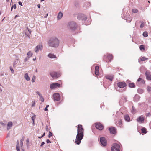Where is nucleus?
Here are the masks:
<instances>
[{
    "mask_svg": "<svg viewBox=\"0 0 151 151\" xmlns=\"http://www.w3.org/2000/svg\"><path fill=\"white\" fill-rule=\"evenodd\" d=\"M52 98L54 101H59L60 99V96L59 94L58 93H54L52 97Z\"/></svg>",
    "mask_w": 151,
    "mask_h": 151,
    "instance_id": "39448f33",
    "label": "nucleus"
},
{
    "mask_svg": "<svg viewBox=\"0 0 151 151\" xmlns=\"http://www.w3.org/2000/svg\"><path fill=\"white\" fill-rule=\"evenodd\" d=\"M48 43L49 46L56 48L59 46L60 42L59 40L56 37H53L50 39Z\"/></svg>",
    "mask_w": 151,
    "mask_h": 151,
    "instance_id": "f03ea898",
    "label": "nucleus"
},
{
    "mask_svg": "<svg viewBox=\"0 0 151 151\" xmlns=\"http://www.w3.org/2000/svg\"><path fill=\"white\" fill-rule=\"evenodd\" d=\"M137 91L138 93L140 94L144 92V90L143 89L140 88L138 89Z\"/></svg>",
    "mask_w": 151,
    "mask_h": 151,
    "instance_id": "a878e982",
    "label": "nucleus"
},
{
    "mask_svg": "<svg viewBox=\"0 0 151 151\" xmlns=\"http://www.w3.org/2000/svg\"><path fill=\"white\" fill-rule=\"evenodd\" d=\"M117 85L119 87L123 88L126 86V84L124 82H119L117 83Z\"/></svg>",
    "mask_w": 151,
    "mask_h": 151,
    "instance_id": "9b49d317",
    "label": "nucleus"
},
{
    "mask_svg": "<svg viewBox=\"0 0 151 151\" xmlns=\"http://www.w3.org/2000/svg\"><path fill=\"white\" fill-rule=\"evenodd\" d=\"M36 93L37 94L40 96H42V95L41 94V93L38 91H37L36 92Z\"/></svg>",
    "mask_w": 151,
    "mask_h": 151,
    "instance_id": "de8ad7c7",
    "label": "nucleus"
},
{
    "mask_svg": "<svg viewBox=\"0 0 151 151\" xmlns=\"http://www.w3.org/2000/svg\"><path fill=\"white\" fill-rule=\"evenodd\" d=\"M107 58L109 60V61H110L112 59L113 57L112 55H109L107 57Z\"/></svg>",
    "mask_w": 151,
    "mask_h": 151,
    "instance_id": "393cba45",
    "label": "nucleus"
},
{
    "mask_svg": "<svg viewBox=\"0 0 151 151\" xmlns=\"http://www.w3.org/2000/svg\"><path fill=\"white\" fill-rule=\"evenodd\" d=\"M50 75L53 79L57 78L60 76L59 73L55 72H51Z\"/></svg>",
    "mask_w": 151,
    "mask_h": 151,
    "instance_id": "423d86ee",
    "label": "nucleus"
},
{
    "mask_svg": "<svg viewBox=\"0 0 151 151\" xmlns=\"http://www.w3.org/2000/svg\"><path fill=\"white\" fill-rule=\"evenodd\" d=\"M106 78L110 81H112L114 78V77L113 75H107L106 76Z\"/></svg>",
    "mask_w": 151,
    "mask_h": 151,
    "instance_id": "6ab92c4d",
    "label": "nucleus"
},
{
    "mask_svg": "<svg viewBox=\"0 0 151 151\" xmlns=\"http://www.w3.org/2000/svg\"><path fill=\"white\" fill-rule=\"evenodd\" d=\"M21 150L22 151H24V150L23 149L22 147L21 148Z\"/></svg>",
    "mask_w": 151,
    "mask_h": 151,
    "instance_id": "774afa93",
    "label": "nucleus"
},
{
    "mask_svg": "<svg viewBox=\"0 0 151 151\" xmlns=\"http://www.w3.org/2000/svg\"><path fill=\"white\" fill-rule=\"evenodd\" d=\"M43 137H42V135L41 136V137H38V138L39 139H41V138H42Z\"/></svg>",
    "mask_w": 151,
    "mask_h": 151,
    "instance_id": "338daca9",
    "label": "nucleus"
},
{
    "mask_svg": "<svg viewBox=\"0 0 151 151\" xmlns=\"http://www.w3.org/2000/svg\"><path fill=\"white\" fill-rule=\"evenodd\" d=\"M32 55V53L30 51H29L27 53V55L28 58H30Z\"/></svg>",
    "mask_w": 151,
    "mask_h": 151,
    "instance_id": "bb28decb",
    "label": "nucleus"
},
{
    "mask_svg": "<svg viewBox=\"0 0 151 151\" xmlns=\"http://www.w3.org/2000/svg\"><path fill=\"white\" fill-rule=\"evenodd\" d=\"M147 91L149 92H151V87L149 86H147Z\"/></svg>",
    "mask_w": 151,
    "mask_h": 151,
    "instance_id": "473e14b6",
    "label": "nucleus"
},
{
    "mask_svg": "<svg viewBox=\"0 0 151 151\" xmlns=\"http://www.w3.org/2000/svg\"><path fill=\"white\" fill-rule=\"evenodd\" d=\"M63 14L61 12H60L58 14L57 16V19L58 20H60L61 19L63 16Z\"/></svg>",
    "mask_w": 151,
    "mask_h": 151,
    "instance_id": "f3484780",
    "label": "nucleus"
},
{
    "mask_svg": "<svg viewBox=\"0 0 151 151\" xmlns=\"http://www.w3.org/2000/svg\"><path fill=\"white\" fill-rule=\"evenodd\" d=\"M117 124H118V126L119 125L120 126H121L122 125V121L121 120H120L118 121Z\"/></svg>",
    "mask_w": 151,
    "mask_h": 151,
    "instance_id": "f704fd0d",
    "label": "nucleus"
},
{
    "mask_svg": "<svg viewBox=\"0 0 151 151\" xmlns=\"http://www.w3.org/2000/svg\"><path fill=\"white\" fill-rule=\"evenodd\" d=\"M26 142H27V144L28 143H29V139H27L26 140Z\"/></svg>",
    "mask_w": 151,
    "mask_h": 151,
    "instance_id": "680f3d73",
    "label": "nucleus"
},
{
    "mask_svg": "<svg viewBox=\"0 0 151 151\" xmlns=\"http://www.w3.org/2000/svg\"><path fill=\"white\" fill-rule=\"evenodd\" d=\"M37 7L38 8H40V4H38Z\"/></svg>",
    "mask_w": 151,
    "mask_h": 151,
    "instance_id": "0e129e2a",
    "label": "nucleus"
},
{
    "mask_svg": "<svg viewBox=\"0 0 151 151\" xmlns=\"http://www.w3.org/2000/svg\"><path fill=\"white\" fill-rule=\"evenodd\" d=\"M124 119L125 120L127 121H129L130 120V119L129 116L128 115H126L124 116Z\"/></svg>",
    "mask_w": 151,
    "mask_h": 151,
    "instance_id": "b1692460",
    "label": "nucleus"
},
{
    "mask_svg": "<svg viewBox=\"0 0 151 151\" xmlns=\"http://www.w3.org/2000/svg\"><path fill=\"white\" fill-rule=\"evenodd\" d=\"M44 110L45 111H47L48 110V109L46 107L45 108V109H44Z\"/></svg>",
    "mask_w": 151,
    "mask_h": 151,
    "instance_id": "e2e57ef3",
    "label": "nucleus"
},
{
    "mask_svg": "<svg viewBox=\"0 0 151 151\" xmlns=\"http://www.w3.org/2000/svg\"><path fill=\"white\" fill-rule=\"evenodd\" d=\"M18 63V59H17L16 60H15L13 63V65L14 67H15V65L17 64V63Z\"/></svg>",
    "mask_w": 151,
    "mask_h": 151,
    "instance_id": "2f4dec72",
    "label": "nucleus"
},
{
    "mask_svg": "<svg viewBox=\"0 0 151 151\" xmlns=\"http://www.w3.org/2000/svg\"><path fill=\"white\" fill-rule=\"evenodd\" d=\"M13 124L12 122H9L7 124V129L9 130L12 126Z\"/></svg>",
    "mask_w": 151,
    "mask_h": 151,
    "instance_id": "a211bd4d",
    "label": "nucleus"
},
{
    "mask_svg": "<svg viewBox=\"0 0 151 151\" xmlns=\"http://www.w3.org/2000/svg\"><path fill=\"white\" fill-rule=\"evenodd\" d=\"M35 101H32V107H34V106H35Z\"/></svg>",
    "mask_w": 151,
    "mask_h": 151,
    "instance_id": "a18cd8bd",
    "label": "nucleus"
},
{
    "mask_svg": "<svg viewBox=\"0 0 151 151\" xmlns=\"http://www.w3.org/2000/svg\"><path fill=\"white\" fill-rule=\"evenodd\" d=\"M132 112L133 114H134L136 112V110L133 106H132Z\"/></svg>",
    "mask_w": 151,
    "mask_h": 151,
    "instance_id": "7c9ffc66",
    "label": "nucleus"
},
{
    "mask_svg": "<svg viewBox=\"0 0 151 151\" xmlns=\"http://www.w3.org/2000/svg\"><path fill=\"white\" fill-rule=\"evenodd\" d=\"M82 20H86L87 19V17H86V16L83 14V16L82 17Z\"/></svg>",
    "mask_w": 151,
    "mask_h": 151,
    "instance_id": "58836bf2",
    "label": "nucleus"
},
{
    "mask_svg": "<svg viewBox=\"0 0 151 151\" xmlns=\"http://www.w3.org/2000/svg\"><path fill=\"white\" fill-rule=\"evenodd\" d=\"M139 98L140 97L139 95H136L134 97V99L135 101H137L139 100Z\"/></svg>",
    "mask_w": 151,
    "mask_h": 151,
    "instance_id": "cd10ccee",
    "label": "nucleus"
},
{
    "mask_svg": "<svg viewBox=\"0 0 151 151\" xmlns=\"http://www.w3.org/2000/svg\"><path fill=\"white\" fill-rule=\"evenodd\" d=\"M19 141L18 140H17V145H16V150L17 151H20V148L19 147Z\"/></svg>",
    "mask_w": 151,
    "mask_h": 151,
    "instance_id": "aec40b11",
    "label": "nucleus"
},
{
    "mask_svg": "<svg viewBox=\"0 0 151 151\" xmlns=\"http://www.w3.org/2000/svg\"><path fill=\"white\" fill-rule=\"evenodd\" d=\"M24 137H23L22 139H21L20 140V141L21 142H23V141H24Z\"/></svg>",
    "mask_w": 151,
    "mask_h": 151,
    "instance_id": "6e6d98bb",
    "label": "nucleus"
},
{
    "mask_svg": "<svg viewBox=\"0 0 151 151\" xmlns=\"http://www.w3.org/2000/svg\"><path fill=\"white\" fill-rule=\"evenodd\" d=\"M46 142L47 143H50L51 142V141L48 139H47V140Z\"/></svg>",
    "mask_w": 151,
    "mask_h": 151,
    "instance_id": "864d4df0",
    "label": "nucleus"
},
{
    "mask_svg": "<svg viewBox=\"0 0 151 151\" xmlns=\"http://www.w3.org/2000/svg\"><path fill=\"white\" fill-rule=\"evenodd\" d=\"M142 80V79L140 78H138L137 80V81L138 82H139L140 81Z\"/></svg>",
    "mask_w": 151,
    "mask_h": 151,
    "instance_id": "13d9d810",
    "label": "nucleus"
},
{
    "mask_svg": "<svg viewBox=\"0 0 151 151\" xmlns=\"http://www.w3.org/2000/svg\"><path fill=\"white\" fill-rule=\"evenodd\" d=\"M10 70L11 71V72L12 73H14V70H13V69L12 68V67H10Z\"/></svg>",
    "mask_w": 151,
    "mask_h": 151,
    "instance_id": "09e8293b",
    "label": "nucleus"
},
{
    "mask_svg": "<svg viewBox=\"0 0 151 151\" xmlns=\"http://www.w3.org/2000/svg\"><path fill=\"white\" fill-rule=\"evenodd\" d=\"M29 58H26L24 59V62H26L28 60H29Z\"/></svg>",
    "mask_w": 151,
    "mask_h": 151,
    "instance_id": "603ef678",
    "label": "nucleus"
},
{
    "mask_svg": "<svg viewBox=\"0 0 151 151\" xmlns=\"http://www.w3.org/2000/svg\"><path fill=\"white\" fill-rule=\"evenodd\" d=\"M96 127L97 129L100 130H102L104 128V126L99 123L96 124Z\"/></svg>",
    "mask_w": 151,
    "mask_h": 151,
    "instance_id": "1a4fd4ad",
    "label": "nucleus"
},
{
    "mask_svg": "<svg viewBox=\"0 0 151 151\" xmlns=\"http://www.w3.org/2000/svg\"><path fill=\"white\" fill-rule=\"evenodd\" d=\"M36 79V77L35 76H33L32 78V81L33 82H34L35 81Z\"/></svg>",
    "mask_w": 151,
    "mask_h": 151,
    "instance_id": "e433bc0d",
    "label": "nucleus"
},
{
    "mask_svg": "<svg viewBox=\"0 0 151 151\" xmlns=\"http://www.w3.org/2000/svg\"><path fill=\"white\" fill-rule=\"evenodd\" d=\"M99 68L98 66H96L95 67V74L98 75L99 74Z\"/></svg>",
    "mask_w": 151,
    "mask_h": 151,
    "instance_id": "2eb2a0df",
    "label": "nucleus"
},
{
    "mask_svg": "<svg viewBox=\"0 0 151 151\" xmlns=\"http://www.w3.org/2000/svg\"><path fill=\"white\" fill-rule=\"evenodd\" d=\"M100 141L101 144L104 146H106L107 145L106 140L104 137L100 138Z\"/></svg>",
    "mask_w": 151,
    "mask_h": 151,
    "instance_id": "9d476101",
    "label": "nucleus"
},
{
    "mask_svg": "<svg viewBox=\"0 0 151 151\" xmlns=\"http://www.w3.org/2000/svg\"><path fill=\"white\" fill-rule=\"evenodd\" d=\"M83 16V14H80L78 15L77 18L79 20H82V17Z\"/></svg>",
    "mask_w": 151,
    "mask_h": 151,
    "instance_id": "4be33fe9",
    "label": "nucleus"
},
{
    "mask_svg": "<svg viewBox=\"0 0 151 151\" xmlns=\"http://www.w3.org/2000/svg\"><path fill=\"white\" fill-rule=\"evenodd\" d=\"M52 136V133L50 131H49V134L48 135V137L49 138H50L51 136Z\"/></svg>",
    "mask_w": 151,
    "mask_h": 151,
    "instance_id": "a19ab883",
    "label": "nucleus"
},
{
    "mask_svg": "<svg viewBox=\"0 0 151 151\" xmlns=\"http://www.w3.org/2000/svg\"><path fill=\"white\" fill-rule=\"evenodd\" d=\"M144 26V24L143 23H142L140 26V27L142 28Z\"/></svg>",
    "mask_w": 151,
    "mask_h": 151,
    "instance_id": "c03bdc74",
    "label": "nucleus"
},
{
    "mask_svg": "<svg viewBox=\"0 0 151 151\" xmlns=\"http://www.w3.org/2000/svg\"><path fill=\"white\" fill-rule=\"evenodd\" d=\"M129 86L130 88H134L135 87V84L133 83H130L129 84Z\"/></svg>",
    "mask_w": 151,
    "mask_h": 151,
    "instance_id": "5701e85b",
    "label": "nucleus"
},
{
    "mask_svg": "<svg viewBox=\"0 0 151 151\" xmlns=\"http://www.w3.org/2000/svg\"><path fill=\"white\" fill-rule=\"evenodd\" d=\"M40 98L41 101L42 102H44V98H43V97H42V96H40Z\"/></svg>",
    "mask_w": 151,
    "mask_h": 151,
    "instance_id": "79ce46f5",
    "label": "nucleus"
},
{
    "mask_svg": "<svg viewBox=\"0 0 151 151\" xmlns=\"http://www.w3.org/2000/svg\"><path fill=\"white\" fill-rule=\"evenodd\" d=\"M150 115V113H147V115H146V116H149Z\"/></svg>",
    "mask_w": 151,
    "mask_h": 151,
    "instance_id": "052dcab7",
    "label": "nucleus"
},
{
    "mask_svg": "<svg viewBox=\"0 0 151 151\" xmlns=\"http://www.w3.org/2000/svg\"><path fill=\"white\" fill-rule=\"evenodd\" d=\"M45 144V143L44 142H42L41 144L40 145V147H42L43 145Z\"/></svg>",
    "mask_w": 151,
    "mask_h": 151,
    "instance_id": "3c124183",
    "label": "nucleus"
},
{
    "mask_svg": "<svg viewBox=\"0 0 151 151\" xmlns=\"http://www.w3.org/2000/svg\"><path fill=\"white\" fill-rule=\"evenodd\" d=\"M141 130L142 133L145 134L147 132L146 131L145 129V128H142L141 129Z\"/></svg>",
    "mask_w": 151,
    "mask_h": 151,
    "instance_id": "c756f323",
    "label": "nucleus"
},
{
    "mask_svg": "<svg viewBox=\"0 0 151 151\" xmlns=\"http://www.w3.org/2000/svg\"><path fill=\"white\" fill-rule=\"evenodd\" d=\"M13 7L14 8V9H16V4L14 5Z\"/></svg>",
    "mask_w": 151,
    "mask_h": 151,
    "instance_id": "bf43d9fd",
    "label": "nucleus"
},
{
    "mask_svg": "<svg viewBox=\"0 0 151 151\" xmlns=\"http://www.w3.org/2000/svg\"><path fill=\"white\" fill-rule=\"evenodd\" d=\"M60 86V84L58 83H54L50 84V88L51 89H53L57 88H59Z\"/></svg>",
    "mask_w": 151,
    "mask_h": 151,
    "instance_id": "0eeeda50",
    "label": "nucleus"
},
{
    "mask_svg": "<svg viewBox=\"0 0 151 151\" xmlns=\"http://www.w3.org/2000/svg\"><path fill=\"white\" fill-rule=\"evenodd\" d=\"M0 123L3 126H4L6 125V123H3L2 122H0Z\"/></svg>",
    "mask_w": 151,
    "mask_h": 151,
    "instance_id": "49530a36",
    "label": "nucleus"
},
{
    "mask_svg": "<svg viewBox=\"0 0 151 151\" xmlns=\"http://www.w3.org/2000/svg\"><path fill=\"white\" fill-rule=\"evenodd\" d=\"M46 130L47 131H48V126H46Z\"/></svg>",
    "mask_w": 151,
    "mask_h": 151,
    "instance_id": "4d7b16f0",
    "label": "nucleus"
},
{
    "mask_svg": "<svg viewBox=\"0 0 151 151\" xmlns=\"http://www.w3.org/2000/svg\"><path fill=\"white\" fill-rule=\"evenodd\" d=\"M76 23L74 22H70L68 23V28L71 30H74L76 27Z\"/></svg>",
    "mask_w": 151,
    "mask_h": 151,
    "instance_id": "7ed1b4c3",
    "label": "nucleus"
},
{
    "mask_svg": "<svg viewBox=\"0 0 151 151\" xmlns=\"http://www.w3.org/2000/svg\"><path fill=\"white\" fill-rule=\"evenodd\" d=\"M132 12L133 13H136L138 12V10L136 9H132Z\"/></svg>",
    "mask_w": 151,
    "mask_h": 151,
    "instance_id": "c9c22d12",
    "label": "nucleus"
},
{
    "mask_svg": "<svg viewBox=\"0 0 151 151\" xmlns=\"http://www.w3.org/2000/svg\"><path fill=\"white\" fill-rule=\"evenodd\" d=\"M109 131L111 134H114L116 132L115 128L114 127L110 128L109 129Z\"/></svg>",
    "mask_w": 151,
    "mask_h": 151,
    "instance_id": "ddd939ff",
    "label": "nucleus"
},
{
    "mask_svg": "<svg viewBox=\"0 0 151 151\" xmlns=\"http://www.w3.org/2000/svg\"><path fill=\"white\" fill-rule=\"evenodd\" d=\"M143 35L145 37H147L148 36V34L146 31L144 32L143 33Z\"/></svg>",
    "mask_w": 151,
    "mask_h": 151,
    "instance_id": "c85d7f7f",
    "label": "nucleus"
},
{
    "mask_svg": "<svg viewBox=\"0 0 151 151\" xmlns=\"http://www.w3.org/2000/svg\"><path fill=\"white\" fill-rule=\"evenodd\" d=\"M145 75L146 78L148 80H151V76L150 73L148 72L145 73Z\"/></svg>",
    "mask_w": 151,
    "mask_h": 151,
    "instance_id": "4468645a",
    "label": "nucleus"
},
{
    "mask_svg": "<svg viewBox=\"0 0 151 151\" xmlns=\"http://www.w3.org/2000/svg\"><path fill=\"white\" fill-rule=\"evenodd\" d=\"M120 146L119 144L114 143L113 144L111 149L112 151H120Z\"/></svg>",
    "mask_w": 151,
    "mask_h": 151,
    "instance_id": "20e7f679",
    "label": "nucleus"
},
{
    "mask_svg": "<svg viewBox=\"0 0 151 151\" xmlns=\"http://www.w3.org/2000/svg\"><path fill=\"white\" fill-rule=\"evenodd\" d=\"M84 129L81 125H78L77 129V134L76 136L75 142L79 145L83 136Z\"/></svg>",
    "mask_w": 151,
    "mask_h": 151,
    "instance_id": "f257e3e1",
    "label": "nucleus"
},
{
    "mask_svg": "<svg viewBox=\"0 0 151 151\" xmlns=\"http://www.w3.org/2000/svg\"><path fill=\"white\" fill-rule=\"evenodd\" d=\"M35 118V116L34 115L32 117V119L33 121V123L34 122V120Z\"/></svg>",
    "mask_w": 151,
    "mask_h": 151,
    "instance_id": "37998d69",
    "label": "nucleus"
},
{
    "mask_svg": "<svg viewBox=\"0 0 151 151\" xmlns=\"http://www.w3.org/2000/svg\"><path fill=\"white\" fill-rule=\"evenodd\" d=\"M145 118L142 116H139L137 119V121L139 123H142L144 121Z\"/></svg>",
    "mask_w": 151,
    "mask_h": 151,
    "instance_id": "f8f14e48",
    "label": "nucleus"
},
{
    "mask_svg": "<svg viewBox=\"0 0 151 151\" xmlns=\"http://www.w3.org/2000/svg\"><path fill=\"white\" fill-rule=\"evenodd\" d=\"M42 48V44H39L36 46L35 49V51L36 53H37L39 50H41Z\"/></svg>",
    "mask_w": 151,
    "mask_h": 151,
    "instance_id": "6e6552de",
    "label": "nucleus"
},
{
    "mask_svg": "<svg viewBox=\"0 0 151 151\" xmlns=\"http://www.w3.org/2000/svg\"><path fill=\"white\" fill-rule=\"evenodd\" d=\"M139 48L141 50H142V49L145 50L144 46L143 45H140L139 47Z\"/></svg>",
    "mask_w": 151,
    "mask_h": 151,
    "instance_id": "ea45409f",
    "label": "nucleus"
},
{
    "mask_svg": "<svg viewBox=\"0 0 151 151\" xmlns=\"http://www.w3.org/2000/svg\"><path fill=\"white\" fill-rule=\"evenodd\" d=\"M20 145L21 147H22L23 145V142L20 141Z\"/></svg>",
    "mask_w": 151,
    "mask_h": 151,
    "instance_id": "8fccbe9b",
    "label": "nucleus"
},
{
    "mask_svg": "<svg viewBox=\"0 0 151 151\" xmlns=\"http://www.w3.org/2000/svg\"><path fill=\"white\" fill-rule=\"evenodd\" d=\"M47 56L49 58H57L56 55L50 53L48 54Z\"/></svg>",
    "mask_w": 151,
    "mask_h": 151,
    "instance_id": "dca6fc26",
    "label": "nucleus"
},
{
    "mask_svg": "<svg viewBox=\"0 0 151 151\" xmlns=\"http://www.w3.org/2000/svg\"><path fill=\"white\" fill-rule=\"evenodd\" d=\"M24 77L26 80L27 81H29L30 80V78L28 76V74L26 73L25 74Z\"/></svg>",
    "mask_w": 151,
    "mask_h": 151,
    "instance_id": "412c9836",
    "label": "nucleus"
},
{
    "mask_svg": "<svg viewBox=\"0 0 151 151\" xmlns=\"http://www.w3.org/2000/svg\"><path fill=\"white\" fill-rule=\"evenodd\" d=\"M19 4L20 5V6H23V5H22V3L21 2H19Z\"/></svg>",
    "mask_w": 151,
    "mask_h": 151,
    "instance_id": "5fc2aeb1",
    "label": "nucleus"
},
{
    "mask_svg": "<svg viewBox=\"0 0 151 151\" xmlns=\"http://www.w3.org/2000/svg\"><path fill=\"white\" fill-rule=\"evenodd\" d=\"M123 100V102H126L127 101V99L125 97H123L121 100H120V101H121L122 100Z\"/></svg>",
    "mask_w": 151,
    "mask_h": 151,
    "instance_id": "4c0bfd02",
    "label": "nucleus"
},
{
    "mask_svg": "<svg viewBox=\"0 0 151 151\" xmlns=\"http://www.w3.org/2000/svg\"><path fill=\"white\" fill-rule=\"evenodd\" d=\"M19 16V15H16L15 16V17H14V18H15H15H16L17 17H18Z\"/></svg>",
    "mask_w": 151,
    "mask_h": 151,
    "instance_id": "69168bd1",
    "label": "nucleus"
},
{
    "mask_svg": "<svg viewBox=\"0 0 151 151\" xmlns=\"http://www.w3.org/2000/svg\"><path fill=\"white\" fill-rule=\"evenodd\" d=\"M148 59V58H145L144 57H143L140 58V60L141 61H144L145 60H146Z\"/></svg>",
    "mask_w": 151,
    "mask_h": 151,
    "instance_id": "72a5a7b5",
    "label": "nucleus"
}]
</instances>
